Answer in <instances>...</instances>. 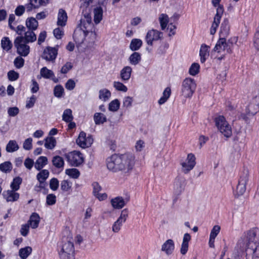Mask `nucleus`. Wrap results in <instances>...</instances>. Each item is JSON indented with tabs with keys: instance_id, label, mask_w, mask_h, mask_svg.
Here are the masks:
<instances>
[{
	"instance_id": "412c9836",
	"label": "nucleus",
	"mask_w": 259,
	"mask_h": 259,
	"mask_svg": "<svg viewBox=\"0 0 259 259\" xmlns=\"http://www.w3.org/2000/svg\"><path fill=\"white\" fill-rule=\"evenodd\" d=\"M40 222V217L39 215L35 212L33 213L28 222V224L31 226L33 229H35L38 227L39 223Z\"/></svg>"
},
{
	"instance_id": "c85d7f7f",
	"label": "nucleus",
	"mask_w": 259,
	"mask_h": 259,
	"mask_svg": "<svg viewBox=\"0 0 259 259\" xmlns=\"http://www.w3.org/2000/svg\"><path fill=\"white\" fill-rule=\"evenodd\" d=\"M103 9L101 7H98L94 9V22L96 24H99L102 19Z\"/></svg>"
},
{
	"instance_id": "37998d69",
	"label": "nucleus",
	"mask_w": 259,
	"mask_h": 259,
	"mask_svg": "<svg viewBox=\"0 0 259 259\" xmlns=\"http://www.w3.org/2000/svg\"><path fill=\"white\" fill-rule=\"evenodd\" d=\"M22 179L19 177H17L14 178L13 182L11 184V187L13 191H17L20 188V185L22 183Z\"/></svg>"
},
{
	"instance_id": "7c9ffc66",
	"label": "nucleus",
	"mask_w": 259,
	"mask_h": 259,
	"mask_svg": "<svg viewBox=\"0 0 259 259\" xmlns=\"http://www.w3.org/2000/svg\"><path fill=\"white\" fill-rule=\"evenodd\" d=\"M142 45V41L138 38L133 39L131 42L130 48L132 51H136L140 49Z\"/></svg>"
},
{
	"instance_id": "58836bf2",
	"label": "nucleus",
	"mask_w": 259,
	"mask_h": 259,
	"mask_svg": "<svg viewBox=\"0 0 259 259\" xmlns=\"http://www.w3.org/2000/svg\"><path fill=\"white\" fill-rule=\"evenodd\" d=\"M41 76L45 78L49 79L54 77V73L51 70L48 69L46 67H42L40 71Z\"/></svg>"
},
{
	"instance_id": "8fccbe9b",
	"label": "nucleus",
	"mask_w": 259,
	"mask_h": 259,
	"mask_svg": "<svg viewBox=\"0 0 259 259\" xmlns=\"http://www.w3.org/2000/svg\"><path fill=\"white\" fill-rule=\"evenodd\" d=\"M248 110L247 114L249 116L254 115L259 111V106L257 105L251 104L248 106Z\"/></svg>"
},
{
	"instance_id": "4d7b16f0",
	"label": "nucleus",
	"mask_w": 259,
	"mask_h": 259,
	"mask_svg": "<svg viewBox=\"0 0 259 259\" xmlns=\"http://www.w3.org/2000/svg\"><path fill=\"white\" fill-rule=\"evenodd\" d=\"M24 60L21 56L16 57L14 61L15 66L18 69L21 68L24 65Z\"/></svg>"
},
{
	"instance_id": "603ef678",
	"label": "nucleus",
	"mask_w": 259,
	"mask_h": 259,
	"mask_svg": "<svg viewBox=\"0 0 259 259\" xmlns=\"http://www.w3.org/2000/svg\"><path fill=\"white\" fill-rule=\"evenodd\" d=\"M29 1L33 4L34 9L46 6L49 3V0H29Z\"/></svg>"
},
{
	"instance_id": "0eeeda50",
	"label": "nucleus",
	"mask_w": 259,
	"mask_h": 259,
	"mask_svg": "<svg viewBox=\"0 0 259 259\" xmlns=\"http://www.w3.org/2000/svg\"><path fill=\"white\" fill-rule=\"evenodd\" d=\"M65 158L70 165L78 166L83 161L82 154L79 151H74L65 155Z\"/></svg>"
},
{
	"instance_id": "72a5a7b5",
	"label": "nucleus",
	"mask_w": 259,
	"mask_h": 259,
	"mask_svg": "<svg viewBox=\"0 0 259 259\" xmlns=\"http://www.w3.org/2000/svg\"><path fill=\"white\" fill-rule=\"evenodd\" d=\"M94 119L96 124H103L107 121V118L101 113H96L94 116Z\"/></svg>"
},
{
	"instance_id": "13d9d810",
	"label": "nucleus",
	"mask_w": 259,
	"mask_h": 259,
	"mask_svg": "<svg viewBox=\"0 0 259 259\" xmlns=\"http://www.w3.org/2000/svg\"><path fill=\"white\" fill-rule=\"evenodd\" d=\"M59 181L57 178H53L50 180V188L53 191H56L59 187Z\"/></svg>"
},
{
	"instance_id": "5701e85b",
	"label": "nucleus",
	"mask_w": 259,
	"mask_h": 259,
	"mask_svg": "<svg viewBox=\"0 0 259 259\" xmlns=\"http://www.w3.org/2000/svg\"><path fill=\"white\" fill-rule=\"evenodd\" d=\"M53 165L57 168L62 170L64 165L63 158L60 156H55L52 160Z\"/></svg>"
},
{
	"instance_id": "4c0bfd02",
	"label": "nucleus",
	"mask_w": 259,
	"mask_h": 259,
	"mask_svg": "<svg viewBox=\"0 0 259 259\" xmlns=\"http://www.w3.org/2000/svg\"><path fill=\"white\" fill-rule=\"evenodd\" d=\"M99 93V99L103 101H107L111 97V92L106 89L100 90Z\"/></svg>"
},
{
	"instance_id": "680f3d73",
	"label": "nucleus",
	"mask_w": 259,
	"mask_h": 259,
	"mask_svg": "<svg viewBox=\"0 0 259 259\" xmlns=\"http://www.w3.org/2000/svg\"><path fill=\"white\" fill-rule=\"evenodd\" d=\"M71 183L68 180H63L61 182V189L64 191H68L71 187Z\"/></svg>"
},
{
	"instance_id": "f8f14e48",
	"label": "nucleus",
	"mask_w": 259,
	"mask_h": 259,
	"mask_svg": "<svg viewBox=\"0 0 259 259\" xmlns=\"http://www.w3.org/2000/svg\"><path fill=\"white\" fill-rule=\"evenodd\" d=\"M224 9L223 6H219L217 9V13L213 18V21L212 23L210 33L213 35L216 32L217 29L220 23V20L224 13Z\"/></svg>"
},
{
	"instance_id": "bf43d9fd",
	"label": "nucleus",
	"mask_w": 259,
	"mask_h": 259,
	"mask_svg": "<svg viewBox=\"0 0 259 259\" xmlns=\"http://www.w3.org/2000/svg\"><path fill=\"white\" fill-rule=\"evenodd\" d=\"M56 202V197L53 194H50L47 196L46 203L48 205H52Z\"/></svg>"
},
{
	"instance_id": "774afa93",
	"label": "nucleus",
	"mask_w": 259,
	"mask_h": 259,
	"mask_svg": "<svg viewBox=\"0 0 259 259\" xmlns=\"http://www.w3.org/2000/svg\"><path fill=\"white\" fill-rule=\"evenodd\" d=\"M254 46L257 50H259V27L254 34Z\"/></svg>"
},
{
	"instance_id": "dca6fc26",
	"label": "nucleus",
	"mask_w": 259,
	"mask_h": 259,
	"mask_svg": "<svg viewBox=\"0 0 259 259\" xmlns=\"http://www.w3.org/2000/svg\"><path fill=\"white\" fill-rule=\"evenodd\" d=\"M257 232L258 230L256 229H252L247 232V238L248 240L247 247H248V249L250 248V246L251 245H253L254 243L259 242L258 238L256 237Z\"/></svg>"
},
{
	"instance_id": "bb28decb",
	"label": "nucleus",
	"mask_w": 259,
	"mask_h": 259,
	"mask_svg": "<svg viewBox=\"0 0 259 259\" xmlns=\"http://www.w3.org/2000/svg\"><path fill=\"white\" fill-rule=\"evenodd\" d=\"M208 47L205 44H202L201 46L199 55L200 56V61L202 63H204L206 57L208 56Z\"/></svg>"
},
{
	"instance_id": "7ed1b4c3",
	"label": "nucleus",
	"mask_w": 259,
	"mask_h": 259,
	"mask_svg": "<svg viewBox=\"0 0 259 259\" xmlns=\"http://www.w3.org/2000/svg\"><path fill=\"white\" fill-rule=\"evenodd\" d=\"M120 160L119 167L120 171L124 173L129 172L133 169L135 164L134 157L132 154L125 153L119 155Z\"/></svg>"
},
{
	"instance_id": "5fc2aeb1",
	"label": "nucleus",
	"mask_w": 259,
	"mask_h": 259,
	"mask_svg": "<svg viewBox=\"0 0 259 259\" xmlns=\"http://www.w3.org/2000/svg\"><path fill=\"white\" fill-rule=\"evenodd\" d=\"M195 155L192 153L188 154L186 161L188 163L190 164V168H193L196 164Z\"/></svg>"
},
{
	"instance_id": "6e6552de",
	"label": "nucleus",
	"mask_w": 259,
	"mask_h": 259,
	"mask_svg": "<svg viewBox=\"0 0 259 259\" xmlns=\"http://www.w3.org/2000/svg\"><path fill=\"white\" fill-rule=\"evenodd\" d=\"M90 32V28H84L83 26L78 25L74 30L73 37L77 45H81Z\"/></svg>"
},
{
	"instance_id": "6ab92c4d",
	"label": "nucleus",
	"mask_w": 259,
	"mask_h": 259,
	"mask_svg": "<svg viewBox=\"0 0 259 259\" xmlns=\"http://www.w3.org/2000/svg\"><path fill=\"white\" fill-rule=\"evenodd\" d=\"M67 18L66 11L62 9H59L58 14L57 25L61 27L65 26L66 24Z\"/></svg>"
},
{
	"instance_id": "2eb2a0df",
	"label": "nucleus",
	"mask_w": 259,
	"mask_h": 259,
	"mask_svg": "<svg viewBox=\"0 0 259 259\" xmlns=\"http://www.w3.org/2000/svg\"><path fill=\"white\" fill-rule=\"evenodd\" d=\"M57 54V49L48 47L44 50L42 58L47 61H54L56 59Z\"/></svg>"
},
{
	"instance_id": "f3484780",
	"label": "nucleus",
	"mask_w": 259,
	"mask_h": 259,
	"mask_svg": "<svg viewBox=\"0 0 259 259\" xmlns=\"http://www.w3.org/2000/svg\"><path fill=\"white\" fill-rule=\"evenodd\" d=\"M230 32V25L229 21L227 18H225L222 22L220 31V38L227 37Z\"/></svg>"
},
{
	"instance_id": "c756f323",
	"label": "nucleus",
	"mask_w": 259,
	"mask_h": 259,
	"mask_svg": "<svg viewBox=\"0 0 259 259\" xmlns=\"http://www.w3.org/2000/svg\"><path fill=\"white\" fill-rule=\"evenodd\" d=\"M45 147L47 149H53L56 145V140L53 137H48L45 139Z\"/></svg>"
},
{
	"instance_id": "4be33fe9",
	"label": "nucleus",
	"mask_w": 259,
	"mask_h": 259,
	"mask_svg": "<svg viewBox=\"0 0 259 259\" xmlns=\"http://www.w3.org/2000/svg\"><path fill=\"white\" fill-rule=\"evenodd\" d=\"M48 163V158L46 156H40L36 160L34 167L37 170H40Z\"/></svg>"
},
{
	"instance_id": "4468645a",
	"label": "nucleus",
	"mask_w": 259,
	"mask_h": 259,
	"mask_svg": "<svg viewBox=\"0 0 259 259\" xmlns=\"http://www.w3.org/2000/svg\"><path fill=\"white\" fill-rule=\"evenodd\" d=\"M259 258V242H255L253 245H251L250 248L247 247L246 259H258Z\"/></svg>"
},
{
	"instance_id": "aec40b11",
	"label": "nucleus",
	"mask_w": 259,
	"mask_h": 259,
	"mask_svg": "<svg viewBox=\"0 0 259 259\" xmlns=\"http://www.w3.org/2000/svg\"><path fill=\"white\" fill-rule=\"evenodd\" d=\"M132 72V68L129 66L124 67L120 71V75L123 81H127L130 79Z\"/></svg>"
},
{
	"instance_id": "69168bd1",
	"label": "nucleus",
	"mask_w": 259,
	"mask_h": 259,
	"mask_svg": "<svg viewBox=\"0 0 259 259\" xmlns=\"http://www.w3.org/2000/svg\"><path fill=\"white\" fill-rule=\"evenodd\" d=\"M128 215V210L127 209L125 208L123 209L121 212L120 217L118 218L117 220L120 221L122 223H124Z\"/></svg>"
},
{
	"instance_id": "f03ea898",
	"label": "nucleus",
	"mask_w": 259,
	"mask_h": 259,
	"mask_svg": "<svg viewBox=\"0 0 259 259\" xmlns=\"http://www.w3.org/2000/svg\"><path fill=\"white\" fill-rule=\"evenodd\" d=\"M196 83L194 79L186 78L182 82L181 95L186 98H191L196 89Z\"/></svg>"
},
{
	"instance_id": "20e7f679",
	"label": "nucleus",
	"mask_w": 259,
	"mask_h": 259,
	"mask_svg": "<svg viewBox=\"0 0 259 259\" xmlns=\"http://www.w3.org/2000/svg\"><path fill=\"white\" fill-rule=\"evenodd\" d=\"M215 125L219 131L226 138L232 136V128L223 116H219L215 118Z\"/></svg>"
},
{
	"instance_id": "9d476101",
	"label": "nucleus",
	"mask_w": 259,
	"mask_h": 259,
	"mask_svg": "<svg viewBox=\"0 0 259 259\" xmlns=\"http://www.w3.org/2000/svg\"><path fill=\"white\" fill-rule=\"evenodd\" d=\"M226 38H219L213 49L215 52L220 53L223 50L226 51L228 53H232L233 46L227 42Z\"/></svg>"
},
{
	"instance_id": "a878e982",
	"label": "nucleus",
	"mask_w": 259,
	"mask_h": 259,
	"mask_svg": "<svg viewBox=\"0 0 259 259\" xmlns=\"http://www.w3.org/2000/svg\"><path fill=\"white\" fill-rule=\"evenodd\" d=\"M130 63L133 65H137L141 61V55L138 52H134L128 58Z\"/></svg>"
},
{
	"instance_id": "6e6d98bb",
	"label": "nucleus",
	"mask_w": 259,
	"mask_h": 259,
	"mask_svg": "<svg viewBox=\"0 0 259 259\" xmlns=\"http://www.w3.org/2000/svg\"><path fill=\"white\" fill-rule=\"evenodd\" d=\"M19 74L14 70H10L8 72V78L10 81H13L19 78Z\"/></svg>"
},
{
	"instance_id": "09e8293b",
	"label": "nucleus",
	"mask_w": 259,
	"mask_h": 259,
	"mask_svg": "<svg viewBox=\"0 0 259 259\" xmlns=\"http://www.w3.org/2000/svg\"><path fill=\"white\" fill-rule=\"evenodd\" d=\"M85 133L81 132L76 141L77 145L83 148H85V146H83V144H85Z\"/></svg>"
},
{
	"instance_id": "c9c22d12",
	"label": "nucleus",
	"mask_w": 259,
	"mask_h": 259,
	"mask_svg": "<svg viewBox=\"0 0 259 259\" xmlns=\"http://www.w3.org/2000/svg\"><path fill=\"white\" fill-rule=\"evenodd\" d=\"M19 146L15 140H10L6 146V151L8 152H13L19 149Z\"/></svg>"
},
{
	"instance_id": "0e129e2a",
	"label": "nucleus",
	"mask_w": 259,
	"mask_h": 259,
	"mask_svg": "<svg viewBox=\"0 0 259 259\" xmlns=\"http://www.w3.org/2000/svg\"><path fill=\"white\" fill-rule=\"evenodd\" d=\"M123 223L120 222V221L117 220L116 221L114 222L112 226V231L114 233L118 232L120 231L121 227L122 226Z\"/></svg>"
},
{
	"instance_id": "cd10ccee",
	"label": "nucleus",
	"mask_w": 259,
	"mask_h": 259,
	"mask_svg": "<svg viewBox=\"0 0 259 259\" xmlns=\"http://www.w3.org/2000/svg\"><path fill=\"white\" fill-rule=\"evenodd\" d=\"M26 25L28 30H35L37 28L38 23L35 18L31 17L26 20Z\"/></svg>"
},
{
	"instance_id": "393cba45",
	"label": "nucleus",
	"mask_w": 259,
	"mask_h": 259,
	"mask_svg": "<svg viewBox=\"0 0 259 259\" xmlns=\"http://www.w3.org/2000/svg\"><path fill=\"white\" fill-rule=\"evenodd\" d=\"M34 30H28L25 32L23 36V41L29 43L34 42L36 40V35L33 32Z\"/></svg>"
},
{
	"instance_id": "9b49d317",
	"label": "nucleus",
	"mask_w": 259,
	"mask_h": 259,
	"mask_svg": "<svg viewBox=\"0 0 259 259\" xmlns=\"http://www.w3.org/2000/svg\"><path fill=\"white\" fill-rule=\"evenodd\" d=\"M163 33L157 30L152 29L149 30L146 35L145 39L147 44L150 46H153V42L161 39Z\"/></svg>"
},
{
	"instance_id": "423d86ee",
	"label": "nucleus",
	"mask_w": 259,
	"mask_h": 259,
	"mask_svg": "<svg viewBox=\"0 0 259 259\" xmlns=\"http://www.w3.org/2000/svg\"><path fill=\"white\" fill-rule=\"evenodd\" d=\"M249 172L248 169H244L240 176L238 183L236 187V193L238 196L242 195L246 190V184L248 181Z\"/></svg>"
},
{
	"instance_id": "338daca9",
	"label": "nucleus",
	"mask_w": 259,
	"mask_h": 259,
	"mask_svg": "<svg viewBox=\"0 0 259 259\" xmlns=\"http://www.w3.org/2000/svg\"><path fill=\"white\" fill-rule=\"evenodd\" d=\"M73 67V66L70 62H67L62 67L60 72L61 73L66 74L67 73L69 70L71 69Z\"/></svg>"
},
{
	"instance_id": "3c124183",
	"label": "nucleus",
	"mask_w": 259,
	"mask_h": 259,
	"mask_svg": "<svg viewBox=\"0 0 259 259\" xmlns=\"http://www.w3.org/2000/svg\"><path fill=\"white\" fill-rule=\"evenodd\" d=\"M199 65L197 63H194L190 66L189 72L191 75L195 76L199 72Z\"/></svg>"
},
{
	"instance_id": "864d4df0",
	"label": "nucleus",
	"mask_w": 259,
	"mask_h": 259,
	"mask_svg": "<svg viewBox=\"0 0 259 259\" xmlns=\"http://www.w3.org/2000/svg\"><path fill=\"white\" fill-rule=\"evenodd\" d=\"M64 89L62 85H57L54 89V96L58 98H61L64 94Z\"/></svg>"
},
{
	"instance_id": "e433bc0d",
	"label": "nucleus",
	"mask_w": 259,
	"mask_h": 259,
	"mask_svg": "<svg viewBox=\"0 0 259 259\" xmlns=\"http://www.w3.org/2000/svg\"><path fill=\"white\" fill-rule=\"evenodd\" d=\"M159 20L161 29L162 30H164L169 22V18L168 15L166 14H161L159 16Z\"/></svg>"
},
{
	"instance_id": "ea45409f",
	"label": "nucleus",
	"mask_w": 259,
	"mask_h": 259,
	"mask_svg": "<svg viewBox=\"0 0 259 259\" xmlns=\"http://www.w3.org/2000/svg\"><path fill=\"white\" fill-rule=\"evenodd\" d=\"M80 8L81 10H92L93 0H81Z\"/></svg>"
},
{
	"instance_id": "a19ab883",
	"label": "nucleus",
	"mask_w": 259,
	"mask_h": 259,
	"mask_svg": "<svg viewBox=\"0 0 259 259\" xmlns=\"http://www.w3.org/2000/svg\"><path fill=\"white\" fill-rule=\"evenodd\" d=\"M73 118L72 110L70 109H65L62 115V119L66 122H69L72 121Z\"/></svg>"
},
{
	"instance_id": "f704fd0d",
	"label": "nucleus",
	"mask_w": 259,
	"mask_h": 259,
	"mask_svg": "<svg viewBox=\"0 0 259 259\" xmlns=\"http://www.w3.org/2000/svg\"><path fill=\"white\" fill-rule=\"evenodd\" d=\"M1 46L3 50L8 51L11 49L12 44L8 37H4L1 40Z\"/></svg>"
},
{
	"instance_id": "a18cd8bd",
	"label": "nucleus",
	"mask_w": 259,
	"mask_h": 259,
	"mask_svg": "<svg viewBox=\"0 0 259 259\" xmlns=\"http://www.w3.org/2000/svg\"><path fill=\"white\" fill-rule=\"evenodd\" d=\"M16 191H8V196L7 198L8 201H15L18 199L19 197V193L15 192Z\"/></svg>"
},
{
	"instance_id": "ddd939ff",
	"label": "nucleus",
	"mask_w": 259,
	"mask_h": 259,
	"mask_svg": "<svg viewBox=\"0 0 259 259\" xmlns=\"http://www.w3.org/2000/svg\"><path fill=\"white\" fill-rule=\"evenodd\" d=\"M91 12L92 10H82L83 17L80 20V23L78 25L83 26L85 29L91 28L92 26Z\"/></svg>"
},
{
	"instance_id": "2f4dec72",
	"label": "nucleus",
	"mask_w": 259,
	"mask_h": 259,
	"mask_svg": "<svg viewBox=\"0 0 259 259\" xmlns=\"http://www.w3.org/2000/svg\"><path fill=\"white\" fill-rule=\"evenodd\" d=\"M171 94V89L169 87H167L164 90L162 96L158 100V103L160 105L164 104L169 98Z\"/></svg>"
},
{
	"instance_id": "1a4fd4ad",
	"label": "nucleus",
	"mask_w": 259,
	"mask_h": 259,
	"mask_svg": "<svg viewBox=\"0 0 259 259\" xmlns=\"http://www.w3.org/2000/svg\"><path fill=\"white\" fill-rule=\"evenodd\" d=\"M119 160L120 157L118 154H115L108 157L106 160L108 169L115 172L120 171Z\"/></svg>"
},
{
	"instance_id": "c03bdc74",
	"label": "nucleus",
	"mask_w": 259,
	"mask_h": 259,
	"mask_svg": "<svg viewBox=\"0 0 259 259\" xmlns=\"http://www.w3.org/2000/svg\"><path fill=\"white\" fill-rule=\"evenodd\" d=\"M12 169V164L10 161H6L0 164V170L4 172H10Z\"/></svg>"
},
{
	"instance_id": "e2e57ef3",
	"label": "nucleus",
	"mask_w": 259,
	"mask_h": 259,
	"mask_svg": "<svg viewBox=\"0 0 259 259\" xmlns=\"http://www.w3.org/2000/svg\"><path fill=\"white\" fill-rule=\"evenodd\" d=\"M54 36L58 39H61L64 35L63 29L59 27L55 28L53 31Z\"/></svg>"
},
{
	"instance_id": "b1692460",
	"label": "nucleus",
	"mask_w": 259,
	"mask_h": 259,
	"mask_svg": "<svg viewBox=\"0 0 259 259\" xmlns=\"http://www.w3.org/2000/svg\"><path fill=\"white\" fill-rule=\"evenodd\" d=\"M111 203L112 206L116 209H120L125 205V201L121 197H117L112 199Z\"/></svg>"
},
{
	"instance_id": "473e14b6",
	"label": "nucleus",
	"mask_w": 259,
	"mask_h": 259,
	"mask_svg": "<svg viewBox=\"0 0 259 259\" xmlns=\"http://www.w3.org/2000/svg\"><path fill=\"white\" fill-rule=\"evenodd\" d=\"M32 250L30 246L21 248L19 251V256L22 259H26L31 253Z\"/></svg>"
},
{
	"instance_id": "f257e3e1",
	"label": "nucleus",
	"mask_w": 259,
	"mask_h": 259,
	"mask_svg": "<svg viewBox=\"0 0 259 259\" xmlns=\"http://www.w3.org/2000/svg\"><path fill=\"white\" fill-rule=\"evenodd\" d=\"M74 247L71 237H64L58 246V252L61 259H74Z\"/></svg>"
},
{
	"instance_id": "052dcab7",
	"label": "nucleus",
	"mask_w": 259,
	"mask_h": 259,
	"mask_svg": "<svg viewBox=\"0 0 259 259\" xmlns=\"http://www.w3.org/2000/svg\"><path fill=\"white\" fill-rule=\"evenodd\" d=\"M114 87L116 89V90L119 91L126 92L127 91V87L122 83L119 81H115L114 82Z\"/></svg>"
},
{
	"instance_id": "39448f33",
	"label": "nucleus",
	"mask_w": 259,
	"mask_h": 259,
	"mask_svg": "<svg viewBox=\"0 0 259 259\" xmlns=\"http://www.w3.org/2000/svg\"><path fill=\"white\" fill-rule=\"evenodd\" d=\"M27 42L23 41V36L17 37L14 40V46L17 49V53L21 56L26 57L30 52V47Z\"/></svg>"
},
{
	"instance_id": "a211bd4d",
	"label": "nucleus",
	"mask_w": 259,
	"mask_h": 259,
	"mask_svg": "<svg viewBox=\"0 0 259 259\" xmlns=\"http://www.w3.org/2000/svg\"><path fill=\"white\" fill-rule=\"evenodd\" d=\"M174 249V242L170 239L166 240L161 246V251L164 252L167 255L171 254Z\"/></svg>"
},
{
	"instance_id": "79ce46f5",
	"label": "nucleus",
	"mask_w": 259,
	"mask_h": 259,
	"mask_svg": "<svg viewBox=\"0 0 259 259\" xmlns=\"http://www.w3.org/2000/svg\"><path fill=\"white\" fill-rule=\"evenodd\" d=\"M65 174L73 179H77L80 176V172L76 168L66 169L65 170Z\"/></svg>"
},
{
	"instance_id": "49530a36",
	"label": "nucleus",
	"mask_w": 259,
	"mask_h": 259,
	"mask_svg": "<svg viewBox=\"0 0 259 259\" xmlns=\"http://www.w3.org/2000/svg\"><path fill=\"white\" fill-rule=\"evenodd\" d=\"M120 107V102L118 99H115L112 101L109 104L108 109L110 111L115 112L117 111Z\"/></svg>"
},
{
	"instance_id": "de8ad7c7",
	"label": "nucleus",
	"mask_w": 259,
	"mask_h": 259,
	"mask_svg": "<svg viewBox=\"0 0 259 259\" xmlns=\"http://www.w3.org/2000/svg\"><path fill=\"white\" fill-rule=\"evenodd\" d=\"M50 172L47 169H42L37 174L36 179L37 180L46 181L49 176Z\"/></svg>"
}]
</instances>
